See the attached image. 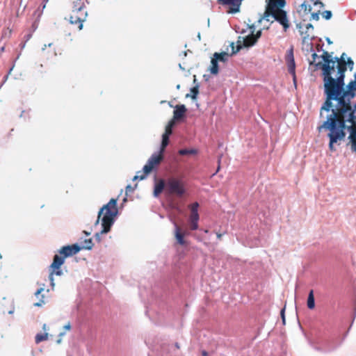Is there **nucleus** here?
Instances as JSON below:
<instances>
[{
  "label": "nucleus",
  "mask_w": 356,
  "mask_h": 356,
  "mask_svg": "<svg viewBox=\"0 0 356 356\" xmlns=\"http://www.w3.org/2000/svg\"><path fill=\"white\" fill-rule=\"evenodd\" d=\"M81 248L77 244L66 245L62 247L59 250L58 254L54 255L53 262L49 266L50 272L49 275V279L52 288L55 285L54 275L60 276L63 275V271L60 269V267L64 264L65 259L67 257L75 255L81 250Z\"/></svg>",
  "instance_id": "obj_1"
},
{
  "label": "nucleus",
  "mask_w": 356,
  "mask_h": 356,
  "mask_svg": "<svg viewBox=\"0 0 356 356\" xmlns=\"http://www.w3.org/2000/svg\"><path fill=\"white\" fill-rule=\"evenodd\" d=\"M286 6L285 0H266L264 17L272 16L278 22L286 31L290 26L286 12L282 10Z\"/></svg>",
  "instance_id": "obj_2"
},
{
  "label": "nucleus",
  "mask_w": 356,
  "mask_h": 356,
  "mask_svg": "<svg viewBox=\"0 0 356 356\" xmlns=\"http://www.w3.org/2000/svg\"><path fill=\"white\" fill-rule=\"evenodd\" d=\"M117 213V200L112 198L100 209L98 213L97 222L103 215L102 218V234H106L110 231L111 227L114 222V218Z\"/></svg>",
  "instance_id": "obj_3"
},
{
  "label": "nucleus",
  "mask_w": 356,
  "mask_h": 356,
  "mask_svg": "<svg viewBox=\"0 0 356 356\" xmlns=\"http://www.w3.org/2000/svg\"><path fill=\"white\" fill-rule=\"evenodd\" d=\"M88 13L82 0H76L73 3L72 10L69 17V22L80 31L83 28V23L86 21Z\"/></svg>",
  "instance_id": "obj_4"
},
{
  "label": "nucleus",
  "mask_w": 356,
  "mask_h": 356,
  "mask_svg": "<svg viewBox=\"0 0 356 356\" xmlns=\"http://www.w3.org/2000/svg\"><path fill=\"white\" fill-rule=\"evenodd\" d=\"M323 60L321 63L322 75L323 77V83H327L332 79V74L335 72V61L334 58H332L329 52L324 51L321 56Z\"/></svg>",
  "instance_id": "obj_5"
},
{
  "label": "nucleus",
  "mask_w": 356,
  "mask_h": 356,
  "mask_svg": "<svg viewBox=\"0 0 356 356\" xmlns=\"http://www.w3.org/2000/svg\"><path fill=\"white\" fill-rule=\"evenodd\" d=\"M166 191L170 194L181 197L186 193L184 182L176 177H170L166 181Z\"/></svg>",
  "instance_id": "obj_6"
},
{
  "label": "nucleus",
  "mask_w": 356,
  "mask_h": 356,
  "mask_svg": "<svg viewBox=\"0 0 356 356\" xmlns=\"http://www.w3.org/2000/svg\"><path fill=\"white\" fill-rule=\"evenodd\" d=\"M163 159V155H162V152H160V153L159 154H153L149 159V160L147 161V163L144 165L143 167V175H136L133 180H137V179H143L145 178V177L147 176V175H148L152 170L153 168L159 165L160 163V162L161 161V160Z\"/></svg>",
  "instance_id": "obj_7"
},
{
  "label": "nucleus",
  "mask_w": 356,
  "mask_h": 356,
  "mask_svg": "<svg viewBox=\"0 0 356 356\" xmlns=\"http://www.w3.org/2000/svg\"><path fill=\"white\" fill-rule=\"evenodd\" d=\"M285 60L287 65V68L289 74L293 76V79L296 81V63L294 60L293 48L291 47L287 50L285 55Z\"/></svg>",
  "instance_id": "obj_8"
},
{
  "label": "nucleus",
  "mask_w": 356,
  "mask_h": 356,
  "mask_svg": "<svg viewBox=\"0 0 356 356\" xmlns=\"http://www.w3.org/2000/svg\"><path fill=\"white\" fill-rule=\"evenodd\" d=\"M241 1L242 0H218V2L222 5L229 6V10L227 11L229 13H236L239 12Z\"/></svg>",
  "instance_id": "obj_9"
},
{
  "label": "nucleus",
  "mask_w": 356,
  "mask_h": 356,
  "mask_svg": "<svg viewBox=\"0 0 356 356\" xmlns=\"http://www.w3.org/2000/svg\"><path fill=\"white\" fill-rule=\"evenodd\" d=\"M346 54L343 53L340 58L335 57L334 61L337 63V76L339 75H344L346 71Z\"/></svg>",
  "instance_id": "obj_10"
},
{
  "label": "nucleus",
  "mask_w": 356,
  "mask_h": 356,
  "mask_svg": "<svg viewBox=\"0 0 356 356\" xmlns=\"http://www.w3.org/2000/svg\"><path fill=\"white\" fill-rule=\"evenodd\" d=\"M261 30L258 31L256 33V34H254L252 32L250 35L243 38V46L245 47H250L253 46L257 42L258 39L261 37Z\"/></svg>",
  "instance_id": "obj_11"
},
{
  "label": "nucleus",
  "mask_w": 356,
  "mask_h": 356,
  "mask_svg": "<svg viewBox=\"0 0 356 356\" xmlns=\"http://www.w3.org/2000/svg\"><path fill=\"white\" fill-rule=\"evenodd\" d=\"M188 233L186 231H182L181 229L175 223V237L178 244L181 245H185L186 241L184 239V236L188 235Z\"/></svg>",
  "instance_id": "obj_12"
},
{
  "label": "nucleus",
  "mask_w": 356,
  "mask_h": 356,
  "mask_svg": "<svg viewBox=\"0 0 356 356\" xmlns=\"http://www.w3.org/2000/svg\"><path fill=\"white\" fill-rule=\"evenodd\" d=\"M187 111V109L184 104L177 105L175 106V109L173 112V118L174 122L175 120H179L183 118Z\"/></svg>",
  "instance_id": "obj_13"
},
{
  "label": "nucleus",
  "mask_w": 356,
  "mask_h": 356,
  "mask_svg": "<svg viewBox=\"0 0 356 356\" xmlns=\"http://www.w3.org/2000/svg\"><path fill=\"white\" fill-rule=\"evenodd\" d=\"M44 291V289L43 288H40L35 293V297L38 299V301L33 304L35 307H42L46 303V301L44 300V296L43 294H41L42 292H43Z\"/></svg>",
  "instance_id": "obj_14"
},
{
  "label": "nucleus",
  "mask_w": 356,
  "mask_h": 356,
  "mask_svg": "<svg viewBox=\"0 0 356 356\" xmlns=\"http://www.w3.org/2000/svg\"><path fill=\"white\" fill-rule=\"evenodd\" d=\"M165 186L166 187V183L163 179H159V181L155 184L154 190V195L155 197L159 196L163 191Z\"/></svg>",
  "instance_id": "obj_15"
},
{
  "label": "nucleus",
  "mask_w": 356,
  "mask_h": 356,
  "mask_svg": "<svg viewBox=\"0 0 356 356\" xmlns=\"http://www.w3.org/2000/svg\"><path fill=\"white\" fill-rule=\"evenodd\" d=\"M209 71L212 74L215 75L218 73L219 69L218 65V60L215 58L214 56H213V58H211Z\"/></svg>",
  "instance_id": "obj_16"
},
{
  "label": "nucleus",
  "mask_w": 356,
  "mask_h": 356,
  "mask_svg": "<svg viewBox=\"0 0 356 356\" xmlns=\"http://www.w3.org/2000/svg\"><path fill=\"white\" fill-rule=\"evenodd\" d=\"M307 305L309 309H313L315 307V300L313 290H311L309 293Z\"/></svg>",
  "instance_id": "obj_17"
},
{
  "label": "nucleus",
  "mask_w": 356,
  "mask_h": 356,
  "mask_svg": "<svg viewBox=\"0 0 356 356\" xmlns=\"http://www.w3.org/2000/svg\"><path fill=\"white\" fill-rule=\"evenodd\" d=\"M213 56L215 58L218 60V61H220L222 63H225L229 58V54L226 52H221V53H214Z\"/></svg>",
  "instance_id": "obj_18"
},
{
  "label": "nucleus",
  "mask_w": 356,
  "mask_h": 356,
  "mask_svg": "<svg viewBox=\"0 0 356 356\" xmlns=\"http://www.w3.org/2000/svg\"><path fill=\"white\" fill-rule=\"evenodd\" d=\"M48 339V334L47 332L44 333H39L37 334L35 337V343H40L42 341H46Z\"/></svg>",
  "instance_id": "obj_19"
},
{
  "label": "nucleus",
  "mask_w": 356,
  "mask_h": 356,
  "mask_svg": "<svg viewBox=\"0 0 356 356\" xmlns=\"http://www.w3.org/2000/svg\"><path fill=\"white\" fill-rule=\"evenodd\" d=\"M174 120H170L165 127L164 134L170 136L172 133V127H174Z\"/></svg>",
  "instance_id": "obj_20"
},
{
  "label": "nucleus",
  "mask_w": 356,
  "mask_h": 356,
  "mask_svg": "<svg viewBox=\"0 0 356 356\" xmlns=\"http://www.w3.org/2000/svg\"><path fill=\"white\" fill-rule=\"evenodd\" d=\"M320 57L316 54L313 53L312 54V60L310 61V64L315 65L316 67H319L321 69V61H317Z\"/></svg>",
  "instance_id": "obj_21"
},
{
  "label": "nucleus",
  "mask_w": 356,
  "mask_h": 356,
  "mask_svg": "<svg viewBox=\"0 0 356 356\" xmlns=\"http://www.w3.org/2000/svg\"><path fill=\"white\" fill-rule=\"evenodd\" d=\"M169 136H170L164 134L162 136V142H161V152L164 150V149L168 145Z\"/></svg>",
  "instance_id": "obj_22"
},
{
  "label": "nucleus",
  "mask_w": 356,
  "mask_h": 356,
  "mask_svg": "<svg viewBox=\"0 0 356 356\" xmlns=\"http://www.w3.org/2000/svg\"><path fill=\"white\" fill-rule=\"evenodd\" d=\"M179 154L182 156L188 155V154H197V150L195 149H181L179 150Z\"/></svg>",
  "instance_id": "obj_23"
},
{
  "label": "nucleus",
  "mask_w": 356,
  "mask_h": 356,
  "mask_svg": "<svg viewBox=\"0 0 356 356\" xmlns=\"http://www.w3.org/2000/svg\"><path fill=\"white\" fill-rule=\"evenodd\" d=\"M191 98L193 99H195L198 93H199V87L198 86H194L191 89Z\"/></svg>",
  "instance_id": "obj_24"
},
{
  "label": "nucleus",
  "mask_w": 356,
  "mask_h": 356,
  "mask_svg": "<svg viewBox=\"0 0 356 356\" xmlns=\"http://www.w3.org/2000/svg\"><path fill=\"white\" fill-rule=\"evenodd\" d=\"M189 207H190V209H191V213H198L197 212V209H198V207H199V204L197 202L193 203L192 204H191L189 206Z\"/></svg>",
  "instance_id": "obj_25"
},
{
  "label": "nucleus",
  "mask_w": 356,
  "mask_h": 356,
  "mask_svg": "<svg viewBox=\"0 0 356 356\" xmlns=\"http://www.w3.org/2000/svg\"><path fill=\"white\" fill-rule=\"evenodd\" d=\"M322 16L323 18H325L326 20H328L331 19L332 14L330 10H325L322 13Z\"/></svg>",
  "instance_id": "obj_26"
},
{
  "label": "nucleus",
  "mask_w": 356,
  "mask_h": 356,
  "mask_svg": "<svg viewBox=\"0 0 356 356\" xmlns=\"http://www.w3.org/2000/svg\"><path fill=\"white\" fill-rule=\"evenodd\" d=\"M85 244L86 245L83 246V248L87 249V250L92 249V248L93 246V243L91 239L86 240Z\"/></svg>",
  "instance_id": "obj_27"
},
{
  "label": "nucleus",
  "mask_w": 356,
  "mask_h": 356,
  "mask_svg": "<svg viewBox=\"0 0 356 356\" xmlns=\"http://www.w3.org/2000/svg\"><path fill=\"white\" fill-rule=\"evenodd\" d=\"M189 220H190V222L191 221H198L199 220V214H198V213H191Z\"/></svg>",
  "instance_id": "obj_28"
},
{
  "label": "nucleus",
  "mask_w": 356,
  "mask_h": 356,
  "mask_svg": "<svg viewBox=\"0 0 356 356\" xmlns=\"http://www.w3.org/2000/svg\"><path fill=\"white\" fill-rule=\"evenodd\" d=\"M190 228L191 230H196L198 229V221H191Z\"/></svg>",
  "instance_id": "obj_29"
},
{
  "label": "nucleus",
  "mask_w": 356,
  "mask_h": 356,
  "mask_svg": "<svg viewBox=\"0 0 356 356\" xmlns=\"http://www.w3.org/2000/svg\"><path fill=\"white\" fill-rule=\"evenodd\" d=\"M346 62V67L348 66L350 70L353 69L354 62L350 58H348Z\"/></svg>",
  "instance_id": "obj_30"
},
{
  "label": "nucleus",
  "mask_w": 356,
  "mask_h": 356,
  "mask_svg": "<svg viewBox=\"0 0 356 356\" xmlns=\"http://www.w3.org/2000/svg\"><path fill=\"white\" fill-rule=\"evenodd\" d=\"M319 14L320 11H318L316 13H312L311 15L312 19L318 21L319 19Z\"/></svg>",
  "instance_id": "obj_31"
},
{
  "label": "nucleus",
  "mask_w": 356,
  "mask_h": 356,
  "mask_svg": "<svg viewBox=\"0 0 356 356\" xmlns=\"http://www.w3.org/2000/svg\"><path fill=\"white\" fill-rule=\"evenodd\" d=\"M314 5L318 6L321 8H324L325 6V4L322 1H320L319 0L314 1Z\"/></svg>",
  "instance_id": "obj_32"
},
{
  "label": "nucleus",
  "mask_w": 356,
  "mask_h": 356,
  "mask_svg": "<svg viewBox=\"0 0 356 356\" xmlns=\"http://www.w3.org/2000/svg\"><path fill=\"white\" fill-rule=\"evenodd\" d=\"M134 188L131 186L130 185H128L126 187V194L128 195V193H132L134 191Z\"/></svg>",
  "instance_id": "obj_33"
},
{
  "label": "nucleus",
  "mask_w": 356,
  "mask_h": 356,
  "mask_svg": "<svg viewBox=\"0 0 356 356\" xmlns=\"http://www.w3.org/2000/svg\"><path fill=\"white\" fill-rule=\"evenodd\" d=\"M232 49H234V42L232 43ZM241 48V45H240V44L237 45L236 49V50H233L232 54H235V53L238 52L240 50Z\"/></svg>",
  "instance_id": "obj_34"
},
{
  "label": "nucleus",
  "mask_w": 356,
  "mask_h": 356,
  "mask_svg": "<svg viewBox=\"0 0 356 356\" xmlns=\"http://www.w3.org/2000/svg\"><path fill=\"white\" fill-rule=\"evenodd\" d=\"M284 312H285V307H284L282 310H281V312H280V314H281V316H282V321H283V323H285V316H284Z\"/></svg>",
  "instance_id": "obj_35"
},
{
  "label": "nucleus",
  "mask_w": 356,
  "mask_h": 356,
  "mask_svg": "<svg viewBox=\"0 0 356 356\" xmlns=\"http://www.w3.org/2000/svg\"><path fill=\"white\" fill-rule=\"evenodd\" d=\"M64 328L67 330H70L71 329V325L70 323H68L67 325L64 326Z\"/></svg>",
  "instance_id": "obj_36"
},
{
  "label": "nucleus",
  "mask_w": 356,
  "mask_h": 356,
  "mask_svg": "<svg viewBox=\"0 0 356 356\" xmlns=\"http://www.w3.org/2000/svg\"><path fill=\"white\" fill-rule=\"evenodd\" d=\"M216 236H217V238H218V239H221V237H222V234H220V233H216Z\"/></svg>",
  "instance_id": "obj_37"
},
{
  "label": "nucleus",
  "mask_w": 356,
  "mask_h": 356,
  "mask_svg": "<svg viewBox=\"0 0 356 356\" xmlns=\"http://www.w3.org/2000/svg\"><path fill=\"white\" fill-rule=\"evenodd\" d=\"M46 327H47V325H46V324H44V325H43L42 328H43L44 330H46Z\"/></svg>",
  "instance_id": "obj_38"
},
{
  "label": "nucleus",
  "mask_w": 356,
  "mask_h": 356,
  "mask_svg": "<svg viewBox=\"0 0 356 356\" xmlns=\"http://www.w3.org/2000/svg\"><path fill=\"white\" fill-rule=\"evenodd\" d=\"M175 346L177 347V348H179V345L177 343H176Z\"/></svg>",
  "instance_id": "obj_39"
},
{
  "label": "nucleus",
  "mask_w": 356,
  "mask_h": 356,
  "mask_svg": "<svg viewBox=\"0 0 356 356\" xmlns=\"http://www.w3.org/2000/svg\"><path fill=\"white\" fill-rule=\"evenodd\" d=\"M202 354H203L204 356H207V353L206 352H203Z\"/></svg>",
  "instance_id": "obj_40"
},
{
  "label": "nucleus",
  "mask_w": 356,
  "mask_h": 356,
  "mask_svg": "<svg viewBox=\"0 0 356 356\" xmlns=\"http://www.w3.org/2000/svg\"><path fill=\"white\" fill-rule=\"evenodd\" d=\"M220 170V165H218V169H217V171L216 172Z\"/></svg>",
  "instance_id": "obj_41"
},
{
  "label": "nucleus",
  "mask_w": 356,
  "mask_h": 356,
  "mask_svg": "<svg viewBox=\"0 0 356 356\" xmlns=\"http://www.w3.org/2000/svg\"><path fill=\"white\" fill-rule=\"evenodd\" d=\"M204 232H205V233H208V232H209L208 229H205V230H204Z\"/></svg>",
  "instance_id": "obj_42"
},
{
  "label": "nucleus",
  "mask_w": 356,
  "mask_h": 356,
  "mask_svg": "<svg viewBox=\"0 0 356 356\" xmlns=\"http://www.w3.org/2000/svg\"><path fill=\"white\" fill-rule=\"evenodd\" d=\"M189 96H190V95H189V94H187V95H186V97H189Z\"/></svg>",
  "instance_id": "obj_43"
},
{
  "label": "nucleus",
  "mask_w": 356,
  "mask_h": 356,
  "mask_svg": "<svg viewBox=\"0 0 356 356\" xmlns=\"http://www.w3.org/2000/svg\"><path fill=\"white\" fill-rule=\"evenodd\" d=\"M1 258H2V255H1V254L0 253V259H1Z\"/></svg>",
  "instance_id": "obj_44"
}]
</instances>
